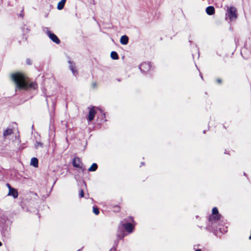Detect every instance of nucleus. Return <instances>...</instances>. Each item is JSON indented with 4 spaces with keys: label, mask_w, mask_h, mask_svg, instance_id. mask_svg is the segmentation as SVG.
<instances>
[{
    "label": "nucleus",
    "mask_w": 251,
    "mask_h": 251,
    "mask_svg": "<svg viewBox=\"0 0 251 251\" xmlns=\"http://www.w3.org/2000/svg\"><path fill=\"white\" fill-rule=\"evenodd\" d=\"M11 78L16 84V91L17 89L25 90L30 88L35 89L37 87V84L35 82L26 80L25 76L21 73L12 74Z\"/></svg>",
    "instance_id": "1"
},
{
    "label": "nucleus",
    "mask_w": 251,
    "mask_h": 251,
    "mask_svg": "<svg viewBox=\"0 0 251 251\" xmlns=\"http://www.w3.org/2000/svg\"><path fill=\"white\" fill-rule=\"evenodd\" d=\"M43 31L47 33L49 38L54 43L57 44L60 43V41L54 33H51L48 27H44Z\"/></svg>",
    "instance_id": "2"
},
{
    "label": "nucleus",
    "mask_w": 251,
    "mask_h": 251,
    "mask_svg": "<svg viewBox=\"0 0 251 251\" xmlns=\"http://www.w3.org/2000/svg\"><path fill=\"white\" fill-rule=\"evenodd\" d=\"M122 227H124L129 233H131L133 231V226L130 223L121 222L118 227V231L120 230L122 232Z\"/></svg>",
    "instance_id": "3"
},
{
    "label": "nucleus",
    "mask_w": 251,
    "mask_h": 251,
    "mask_svg": "<svg viewBox=\"0 0 251 251\" xmlns=\"http://www.w3.org/2000/svg\"><path fill=\"white\" fill-rule=\"evenodd\" d=\"M221 215L219 214L218 210L217 207H214L212 209V215L209 217V222L212 223L220 220Z\"/></svg>",
    "instance_id": "4"
},
{
    "label": "nucleus",
    "mask_w": 251,
    "mask_h": 251,
    "mask_svg": "<svg viewBox=\"0 0 251 251\" xmlns=\"http://www.w3.org/2000/svg\"><path fill=\"white\" fill-rule=\"evenodd\" d=\"M226 15L229 17L230 21L235 20L237 17L236 8L234 7H230L227 10Z\"/></svg>",
    "instance_id": "5"
},
{
    "label": "nucleus",
    "mask_w": 251,
    "mask_h": 251,
    "mask_svg": "<svg viewBox=\"0 0 251 251\" xmlns=\"http://www.w3.org/2000/svg\"><path fill=\"white\" fill-rule=\"evenodd\" d=\"M73 165L74 167L75 168H77L82 170H84V168L83 167V164L81 162L80 159L78 157L74 158L73 161Z\"/></svg>",
    "instance_id": "6"
},
{
    "label": "nucleus",
    "mask_w": 251,
    "mask_h": 251,
    "mask_svg": "<svg viewBox=\"0 0 251 251\" xmlns=\"http://www.w3.org/2000/svg\"><path fill=\"white\" fill-rule=\"evenodd\" d=\"M139 68L142 72H147L151 69V64L150 62H144L140 65Z\"/></svg>",
    "instance_id": "7"
},
{
    "label": "nucleus",
    "mask_w": 251,
    "mask_h": 251,
    "mask_svg": "<svg viewBox=\"0 0 251 251\" xmlns=\"http://www.w3.org/2000/svg\"><path fill=\"white\" fill-rule=\"evenodd\" d=\"M68 63L69 64L70 69L71 70L73 75L75 76H76L78 74V73L77 70L75 69V63L71 61V60H69L68 61Z\"/></svg>",
    "instance_id": "8"
},
{
    "label": "nucleus",
    "mask_w": 251,
    "mask_h": 251,
    "mask_svg": "<svg viewBox=\"0 0 251 251\" xmlns=\"http://www.w3.org/2000/svg\"><path fill=\"white\" fill-rule=\"evenodd\" d=\"M94 108L95 107H93L91 108L89 110V115H88V120L89 122L92 121L94 119V118L96 113V112L95 110L94 109Z\"/></svg>",
    "instance_id": "9"
},
{
    "label": "nucleus",
    "mask_w": 251,
    "mask_h": 251,
    "mask_svg": "<svg viewBox=\"0 0 251 251\" xmlns=\"http://www.w3.org/2000/svg\"><path fill=\"white\" fill-rule=\"evenodd\" d=\"M7 195L11 196H13L14 198H16L18 196V193L16 189L12 188L9 190V192Z\"/></svg>",
    "instance_id": "10"
},
{
    "label": "nucleus",
    "mask_w": 251,
    "mask_h": 251,
    "mask_svg": "<svg viewBox=\"0 0 251 251\" xmlns=\"http://www.w3.org/2000/svg\"><path fill=\"white\" fill-rule=\"evenodd\" d=\"M128 42V37L126 35H123L120 38V43L124 45H127Z\"/></svg>",
    "instance_id": "11"
},
{
    "label": "nucleus",
    "mask_w": 251,
    "mask_h": 251,
    "mask_svg": "<svg viewBox=\"0 0 251 251\" xmlns=\"http://www.w3.org/2000/svg\"><path fill=\"white\" fill-rule=\"evenodd\" d=\"M206 12L209 15H212L215 13V9L213 6H209L206 8Z\"/></svg>",
    "instance_id": "12"
},
{
    "label": "nucleus",
    "mask_w": 251,
    "mask_h": 251,
    "mask_svg": "<svg viewBox=\"0 0 251 251\" xmlns=\"http://www.w3.org/2000/svg\"><path fill=\"white\" fill-rule=\"evenodd\" d=\"M66 1V0H61L57 4V9L58 10H61L64 8Z\"/></svg>",
    "instance_id": "13"
},
{
    "label": "nucleus",
    "mask_w": 251,
    "mask_h": 251,
    "mask_svg": "<svg viewBox=\"0 0 251 251\" xmlns=\"http://www.w3.org/2000/svg\"><path fill=\"white\" fill-rule=\"evenodd\" d=\"M38 159L35 157H33L31 158L30 164L35 167H37L38 166Z\"/></svg>",
    "instance_id": "14"
},
{
    "label": "nucleus",
    "mask_w": 251,
    "mask_h": 251,
    "mask_svg": "<svg viewBox=\"0 0 251 251\" xmlns=\"http://www.w3.org/2000/svg\"><path fill=\"white\" fill-rule=\"evenodd\" d=\"M98 168V165L96 163H93L91 167L88 169V171L94 172Z\"/></svg>",
    "instance_id": "15"
},
{
    "label": "nucleus",
    "mask_w": 251,
    "mask_h": 251,
    "mask_svg": "<svg viewBox=\"0 0 251 251\" xmlns=\"http://www.w3.org/2000/svg\"><path fill=\"white\" fill-rule=\"evenodd\" d=\"M12 133V129L11 128H7L3 132V136L6 137Z\"/></svg>",
    "instance_id": "16"
},
{
    "label": "nucleus",
    "mask_w": 251,
    "mask_h": 251,
    "mask_svg": "<svg viewBox=\"0 0 251 251\" xmlns=\"http://www.w3.org/2000/svg\"><path fill=\"white\" fill-rule=\"evenodd\" d=\"M110 56H111V57L113 59L116 60V59H118L119 58L118 53L116 51H112L111 52Z\"/></svg>",
    "instance_id": "17"
},
{
    "label": "nucleus",
    "mask_w": 251,
    "mask_h": 251,
    "mask_svg": "<svg viewBox=\"0 0 251 251\" xmlns=\"http://www.w3.org/2000/svg\"><path fill=\"white\" fill-rule=\"evenodd\" d=\"M93 211L95 215H98L100 213L98 208L97 207H93Z\"/></svg>",
    "instance_id": "18"
},
{
    "label": "nucleus",
    "mask_w": 251,
    "mask_h": 251,
    "mask_svg": "<svg viewBox=\"0 0 251 251\" xmlns=\"http://www.w3.org/2000/svg\"><path fill=\"white\" fill-rule=\"evenodd\" d=\"M42 143L40 142H37L35 145V147L36 148H38L39 147H42Z\"/></svg>",
    "instance_id": "19"
},
{
    "label": "nucleus",
    "mask_w": 251,
    "mask_h": 251,
    "mask_svg": "<svg viewBox=\"0 0 251 251\" xmlns=\"http://www.w3.org/2000/svg\"><path fill=\"white\" fill-rule=\"evenodd\" d=\"M79 195V197L81 198H82L84 197V192H83V190H80Z\"/></svg>",
    "instance_id": "20"
},
{
    "label": "nucleus",
    "mask_w": 251,
    "mask_h": 251,
    "mask_svg": "<svg viewBox=\"0 0 251 251\" xmlns=\"http://www.w3.org/2000/svg\"><path fill=\"white\" fill-rule=\"evenodd\" d=\"M26 62L28 65H31L32 63V61H31V60L28 58L26 59Z\"/></svg>",
    "instance_id": "21"
},
{
    "label": "nucleus",
    "mask_w": 251,
    "mask_h": 251,
    "mask_svg": "<svg viewBox=\"0 0 251 251\" xmlns=\"http://www.w3.org/2000/svg\"><path fill=\"white\" fill-rule=\"evenodd\" d=\"M6 185L7 186V187H8L9 190L10 189H11V188H12V187L11 186V185L9 184V183H6Z\"/></svg>",
    "instance_id": "22"
},
{
    "label": "nucleus",
    "mask_w": 251,
    "mask_h": 251,
    "mask_svg": "<svg viewBox=\"0 0 251 251\" xmlns=\"http://www.w3.org/2000/svg\"><path fill=\"white\" fill-rule=\"evenodd\" d=\"M117 236L119 237L120 239H123L124 237V235H122L121 236L119 235V234H118Z\"/></svg>",
    "instance_id": "23"
},
{
    "label": "nucleus",
    "mask_w": 251,
    "mask_h": 251,
    "mask_svg": "<svg viewBox=\"0 0 251 251\" xmlns=\"http://www.w3.org/2000/svg\"><path fill=\"white\" fill-rule=\"evenodd\" d=\"M217 81V82H218V83H220V82H221V80L220 79H218Z\"/></svg>",
    "instance_id": "24"
},
{
    "label": "nucleus",
    "mask_w": 251,
    "mask_h": 251,
    "mask_svg": "<svg viewBox=\"0 0 251 251\" xmlns=\"http://www.w3.org/2000/svg\"><path fill=\"white\" fill-rule=\"evenodd\" d=\"M93 86L94 87H95L96 86V83H93Z\"/></svg>",
    "instance_id": "25"
},
{
    "label": "nucleus",
    "mask_w": 251,
    "mask_h": 251,
    "mask_svg": "<svg viewBox=\"0 0 251 251\" xmlns=\"http://www.w3.org/2000/svg\"><path fill=\"white\" fill-rule=\"evenodd\" d=\"M195 251H201L200 249H198V250H196Z\"/></svg>",
    "instance_id": "26"
},
{
    "label": "nucleus",
    "mask_w": 251,
    "mask_h": 251,
    "mask_svg": "<svg viewBox=\"0 0 251 251\" xmlns=\"http://www.w3.org/2000/svg\"><path fill=\"white\" fill-rule=\"evenodd\" d=\"M2 246V243L0 241V247Z\"/></svg>",
    "instance_id": "27"
}]
</instances>
